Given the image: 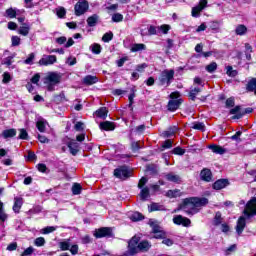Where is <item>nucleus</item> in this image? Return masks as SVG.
<instances>
[{
  "label": "nucleus",
  "mask_w": 256,
  "mask_h": 256,
  "mask_svg": "<svg viewBox=\"0 0 256 256\" xmlns=\"http://www.w3.org/2000/svg\"><path fill=\"white\" fill-rule=\"evenodd\" d=\"M226 74L228 77H237V70H233V66H227Z\"/></svg>",
  "instance_id": "3c124183"
},
{
  "label": "nucleus",
  "mask_w": 256,
  "mask_h": 256,
  "mask_svg": "<svg viewBox=\"0 0 256 256\" xmlns=\"http://www.w3.org/2000/svg\"><path fill=\"white\" fill-rule=\"evenodd\" d=\"M179 193H181L179 190H168L166 193V197H169L170 199H173L175 197H179Z\"/></svg>",
  "instance_id": "37998d69"
},
{
  "label": "nucleus",
  "mask_w": 256,
  "mask_h": 256,
  "mask_svg": "<svg viewBox=\"0 0 256 256\" xmlns=\"http://www.w3.org/2000/svg\"><path fill=\"white\" fill-rule=\"evenodd\" d=\"M29 31H31V26L27 23H23L22 26H20L18 33L23 35V37H27V35H29Z\"/></svg>",
  "instance_id": "b1692460"
},
{
  "label": "nucleus",
  "mask_w": 256,
  "mask_h": 256,
  "mask_svg": "<svg viewBox=\"0 0 256 256\" xmlns=\"http://www.w3.org/2000/svg\"><path fill=\"white\" fill-rule=\"evenodd\" d=\"M89 11V2L87 0H79L74 6V13L77 17L85 15V12Z\"/></svg>",
  "instance_id": "423d86ee"
},
{
  "label": "nucleus",
  "mask_w": 256,
  "mask_h": 256,
  "mask_svg": "<svg viewBox=\"0 0 256 256\" xmlns=\"http://www.w3.org/2000/svg\"><path fill=\"white\" fill-rule=\"evenodd\" d=\"M102 131H115V124L113 122L104 121L99 125Z\"/></svg>",
  "instance_id": "aec40b11"
},
{
  "label": "nucleus",
  "mask_w": 256,
  "mask_h": 256,
  "mask_svg": "<svg viewBox=\"0 0 256 256\" xmlns=\"http://www.w3.org/2000/svg\"><path fill=\"white\" fill-rule=\"evenodd\" d=\"M114 176H116L117 179H122V180L129 179L130 177L129 169L127 168V166L116 168L114 170Z\"/></svg>",
  "instance_id": "1a4fd4ad"
},
{
  "label": "nucleus",
  "mask_w": 256,
  "mask_h": 256,
  "mask_svg": "<svg viewBox=\"0 0 256 256\" xmlns=\"http://www.w3.org/2000/svg\"><path fill=\"white\" fill-rule=\"evenodd\" d=\"M246 89H247V91H251V92L254 91V93H255V95H256V78H252V79L248 82V84H247V86H246Z\"/></svg>",
  "instance_id": "c756f323"
},
{
  "label": "nucleus",
  "mask_w": 256,
  "mask_h": 256,
  "mask_svg": "<svg viewBox=\"0 0 256 256\" xmlns=\"http://www.w3.org/2000/svg\"><path fill=\"white\" fill-rule=\"evenodd\" d=\"M235 33H236V35H240V36L246 35L247 34V26H245L243 24L238 25L235 29Z\"/></svg>",
  "instance_id": "c85d7f7f"
},
{
  "label": "nucleus",
  "mask_w": 256,
  "mask_h": 256,
  "mask_svg": "<svg viewBox=\"0 0 256 256\" xmlns=\"http://www.w3.org/2000/svg\"><path fill=\"white\" fill-rule=\"evenodd\" d=\"M68 148L70 149L71 155H77L79 153V143L76 140L68 142Z\"/></svg>",
  "instance_id": "a211bd4d"
},
{
  "label": "nucleus",
  "mask_w": 256,
  "mask_h": 256,
  "mask_svg": "<svg viewBox=\"0 0 256 256\" xmlns=\"http://www.w3.org/2000/svg\"><path fill=\"white\" fill-rule=\"evenodd\" d=\"M150 227L152 228V232L153 233H159L161 230V226L159 224H157L155 221L153 220H149Z\"/></svg>",
  "instance_id": "473e14b6"
},
{
  "label": "nucleus",
  "mask_w": 256,
  "mask_h": 256,
  "mask_svg": "<svg viewBox=\"0 0 256 256\" xmlns=\"http://www.w3.org/2000/svg\"><path fill=\"white\" fill-rule=\"evenodd\" d=\"M148 211L149 213H153V211H167V209H165V206L159 203H152L148 206Z\"/></svg>",
  "instance_id": "5701e85b"
},
{
  "label": "nucleus",
  "mask_w": 256,
  "mask_h": 256,
  "mask_svg": "<svg viewBox=\"0 0 256 256\" xmlns=\"http://www.w3.org/2000/svg\"><path fill=\"white\" fill-rule=\"evenodd\" d=\"M69 251L72 255H77L79 253V245L74 244L69 248Z\"/></svg>",
  "instance_id": "69168bd1"
},
{
  "label": "nucleus",
  "mask_w": 256,
  "mask_h": 256,
  "mask_svg": "<svg viewBox=\"0 0 256 256\" xmlns=\"http://www.w3.org/2000/svg\"><path fill=\"white\" fill-rule=\"evenodd\" d=\"M131 221H143L144 217L143 214L139 212H134L130 215Z\"/></svg>",
  "instance_id": "4c0bfd02"
},
{
  "label": "nucleus",
  "mask_w": 256,
  "mask_h": 256,
  "mask_svg": "<svg viewBox=\"0 0 256 256\" xmlns=\"http://www.w3.org/2000/svg\"><path fill=\"white\" fill-rule=\"evenodd\" d=\"M256 215V197H253L249 200L243 210V215L240 216L237 220L236 224V233L237 235H241L243 231H245V227H247V220L255 217Z\"/></svg>",
  "instance_id": "f257e3e1"
},
{
  "label": "nucleus",
  "mask_w": 256,
  "mask_h": 256,
  "mask_svg": "<svg viewBox=\"0 0 256 256\" xmlns=\"http://www.w3.org/2000/svg\"><path fill=\"white\" fill-rule=\"evenodd\" d=\"M208 149H211L216 155H225V153H227V149L216 144L209 145Z\"/></svg>",
  "instance_id": "4468645a"
},
{
  "label": "nucleus",
  "mask_w": 256,
  "mask_h": 256,
  "mask_svg": "<svg viewBox=\"0 0 256 256\" xmlns=\"http://www.w3.org/2000/svg\"><path fill=\"white\" fill-rule=\"evenodd\" d=\"M56 13L60 19H63V17H65V15L67 14V11L65 10V8H59L57 9Z\"/></svg>",
  "instance_id": "774afa93"
},
{
  "label": "nucleus",
  "mask_w": 256,
  "mask_h": 256,
  "mask_svg": "<svg viewBox=\"0 0 256 256\" xmlns=\"http://www.w3.org/2000/svg\"><path fill=\"white\" fill-rule=\"evenodd\" d=\"M128 247H130V253H147L149 249H151V243L147 240H143L139 242V237L134 236L132 239L128 242Z\"/></svg>",
  "instance_id": "7ed1b4c3"
},
{
  "label": "nucleus",
  "mask_w": 256,
  "mask_h": 256,
  "mask_svg": "<svg viewBox=\"0 0 256 256\" xmlns=\"http://www.w3.org/2000/svg\"><path fill=\"white\" fill-rule=\"evenodd\" d=\"M15 135H17V130L14 128L8 129V130H4L2 132V137L4 139H9L11 137H15Z\"/></svg>",
  "instance_id": "bb28decb"
},
{
  "label": "nucleus",
  "mask_w": 256,
  "mask_h": 256,
  "mask_svg": "<svg viewBox=\"0 0 256 256\" xmlns=\"http://www.w3.org/2000/svg\"><path fill=\"white\" fill-rule=\"evenodd\" d=\"M111 235H113L111 228H100L94 232V237H96V239L111 237Z\"/></svg>",
  "instance_id": "9b49d317"
},
{
  "label": "nucleus",
  "mask_w": 256,
  "mask_h": 256,
  "mask_svg": "<svg viewBox=\"0 0 256 256\" xmlns=\"http://www.w3.org/2000/svg\"><path fill=\"white\" fill-rule=\"evenodd\" d=\"M46 241L44 237H38L34 240L35 247H44Z\"/></svg>",
  "instance_id": "c03bdc74"
},
{
  "label": "nucleus",
  "mask_w": 256,
  "mask_h": 256,
  "mask_svg": "<svg viewBox=\"0 0 256 256\" xmlns=\"http://www.w3.org/2000/svg\"><path fill=\"white\" fill-rule=\"evenodd\" d=\"M205 7H207V0H200L199 5L192 8V17H199Z\"/></svg>",
  "instance_id": "f8f14e48"
},
{
  "label": "nucleus",
  "mask_w": 256,
  "mask_h": 256,
  "mask_svg": "<svg viewBox=\"0 0 256 256\" xmlns=\"http://www.w3.org/2000/svg\"><path fill=\"white\" fill-rule=\"evenodd\" d=\"M112 21L114 23H121V21H123V14L120 13H116L112 16Z\"/></svg>",
  "instance_id": "13d9d810"
},
{
  "label": "nucleus",
  "mask_w": 256,
  "mask_h": 256,
  "mask_svg": "<svg viewBox=\"0 0 256 256\" xmlns=\"http://www.w3.org/2000/svg\"><path fill=\"white\" fill-rule=\"evenodd\" d=\"M199 93H201V88L199 87H196L194 89H191L190 90V93H189V97L192 101H195V99L197 98V95H199Z\"/></svg>",
  "instance_id": "72a5a7b5"
},
{
  "label": "nucleus",
  "mask_w": 256,
  "mask_h": 256,
  "mask_svg": "<svg viewBox=\"0 0 256 256\" xmlns=\"http://www.w3.org/2000/svg\"><path fill=\"white\" fill-rule=\"evenodd\" d=\"M137 90L135 89V87H133L132 89H131V94L128 96V99H129V107H132V105H133V100L135 99V92H136Z\"/></svg>",
  "instance_id": "052dcab7"
},
{
  "label": "nucleus",
  "mask_w": 256,
  "mask_h": 256,
  "mask_svg": "<svg viewBox=\"0 0 256 256\" xmlns=\"http://www.w3.org/2000/svg\"><path fill=\"white\" fill-rule=\"evenodd\" d=\"M99 23V15L94 14L87 18L88 27H95Z\"/></svg>",
  "instance_id": "393cba45"
},
{
  "label": "nucleus",
  "mask_w": 256,
  "mask_h": 256,
  "mask_svg": "<svg viewBox=\"0 0 256 256\" xmlns=\"http://www.w3.org/2000/svg\"><path fill=\"white\" fill-rule=\"evenodd\" d=\"M102 41L104 43H109V41H113V32H107L103 35Z\"/></svg>",
  "instance_id": "603ef678"
},
{
  "label": "nucleus",
  "mask_w": 256,
  "mask_h": 256,
  "mask_svg": "<svg viewBox=\"0 0 256 256\" xmlns=\"http://www.w3.org/2000/svg\"><path fill=\"white\" fill-rule=\"evenodd\" d=\"M200 179L202 181H206V183H209L212 181L213 179V174L211 173L210 169L204 168L201 172H200Z\"/></svg>",
  "instance_id": "ddd939ff"
},
{
  "label": "nucleus",
  "mask_w": 256,
  "mask_h": 256,
  "mask_svg": "<svg viewBox=\"0 0 256 256\" xmlns=\"http://www.w3.org/2000/svg\"><path fill=\"white\" fill-rule=\"evenodd\" d=\"M207 205H209V199L192 197L184 199L183 203L180 205V209L188 213V215H195V213H199L200 207Z\"/></svg>",
  "instance_id": "f03ea898"
},
{
  "label": "nucleus",
  "mask_w": 256,
  "mask_h": 256,
  "mask_svg": "<svg viewBox=\"0 0 256 256\" xmlns=\"http://www.w3.org/2000/svg\"><path fill=\"white\" fill-rule=\"evenodd\" d=\"M251 53H253V47L249 45V43L245 44V55L247 61H251Z\"/></svg>",
  "instance_id": "f704fd0d"
},
{
  "label": "nucleus",
  "mask_w": 256,
  "mask_h": 256,
  "mask_svg": "<svg viewBox=\"0 0 256 256\" xmlns=\"http://www.w3.org/2000/svg\"><path fill=\"white\" fill-rule=\"evenodd\" d=\"M33 253H35V248H33L32 246L26 248L23 253L21 254V256H29V255H33Z\"/></svg>",
  "instance_id": "bf43d9fd"
},
{
  "label": "nucleus",
  "mask_w": 256,
  "mask_h": 256,
  "mask_svg": "<svg viewBox=\"0 0 256 256\" xmlns=\"http://www.w3.org/2000/svg\"><path fill=\"white\" fill-rule=\"evenodd\" d=\"M192 129H196L197 131H205V123L195 122L192 126Z\"/></svg>",
  "instance_id": "8fccbe9b"
},
{
  "label": "nucleus",
  "mask_w": 256,
  "mask_h": 256,
  "mask_svg": "<svg viewBox=\"0 0 256 256\" xmlns=\"http://www.w3.org/2000/svg\"><path fill=\"white\" fill-rule=\"evenodd\" d=\"M180 96L181 94L179 92H172L170 94V98L173 100H170L168 102L169 111H177V109H179V105H181V99H179ZM176 99H179V100H176Z\"/></svg>",
  "instance_id": "0eeeda50"
},
{
  "label": "nucleus",
  "mask_w": 256,
  "mask_h": 256,
  "mask_svg": "<svg viewBox=\"0 0 256 256\" xmlns=\"http://www.w3.org/2000/svg\"><path fill=\"white\" fill-rule=\"evenodd\" d=\"M173 223L175 225H182L183 227H191V220L182 215H177L173 218Z\"/></svg>",
  "instance_id": "9d476101"
},
{
  "label": "nucleus",
  "mask_w": 256,
  "mask_h": 256,
  "mask_svg": "<svg viewBox=\"0 0 256 256\" xmlns=\"http://www.w3.org/2000/svg\"><path fill=\"white\" fill-rule=\"evenodd\" d=\"M19 132H20V134L18 136V139H23V140L29 139V134L27 133V130L22 128L19 130Z\"/></svg>",
  "instance_id": "5fc2aeb1"
},
{
  "label": "nucleus",
  "mask_w": 256,
  "mask_h": 256,
  "mask_svg": "<svg viewBox=\"0 0 256 256\" xmlns=\"http://www.w3.org/2000/svg\"><path fill=\"white\" fill-rule=\"evenodd\" d=\"M95 113L96 116H98L100 119H107V114L109 113V111L106 107H101Z\"/></svg>",
  "instance_id": "cd10ccee"
},
{
  "label": "nucleus",
  "mask_w": 256,
  "mask_h": 256,
  "mask_svg": "<svg viewBox=\"0 0 256 256\" xmlns=\"http://www.w3.org/2000/svg\"><path fill=\"white\" fill-rule=\"evenodd\" d=\"M213 223L216 226L221 225V223H223V217H221V212H216Z\"/></svg>",
  "instance_id": "a18cd8bd"
},
{
  "label": "nucleus",
  "mask_w": 256,
  "mask_h": 256,
  "mask_svg": "<svg viewBox=\"0 0 256 256\" xmlns=\"http://www.w3.org/2000/svg\"><path fill=\"white\" fill-rule=\"evenodd\" d=\"M171 30V26L169 24H163L161 26H158V31H162L164 35H167L169 31Z\"/></svg>",
  "instance_id": "de8ad7c7"
},
{
  "label": "nucleus",
  "mask_w": 256,
  "mask_h": 256,
  "mask_svg": "<svg viewBox=\"0 0 256 256\" xmlns=\"http://www.w3.org/2000/svg\"><path fill=\"white\" fill-rule=\"evenodd\" d=\"M209 29H211V31H215L217 33L219 31V23L217 21L210 22Z\"/></svg>",
  "instance_id": "4d7b16f0"
},
{
  "label": "nucleus",
  "mask_w": 256,
  "mask_h": 256,
  "mask_svg": "<svg viewBox=\"0 0 256 256\" xmlns=\"http://www.w3.org/2000/svg\"><path fill=\"white\" fill-rule=\"evenodd\" d=\"M62 75L57 72H49L45 77V83L48 84V91H55V85L61 83Z\"/></svg>",
  "instance_id": "20e7f679"
},
{
  "label": "nucleus",
  "mask_w": 256,
  "mask_h": 256,
  "mask_svg": "<svg viewBox=\"0 0 256 256\" xmlns=\"http://www.w3.org/2000/svg\"><path fill=\"white\" fill-rule=\"evenodd\" d=\"M11 81V74H9V72H4L3 74V80H2V83H10Z\"/></svg>",
  "instance_id": "338daca9"
},
{
  "label": "nucleus",
  "mask_w": 256,
  "mask_h": 256,
  "mask_svg": "<svg viewBox=\"0 0 256 256\" xmlns=\"http://www.w3.org/2000/svg\"><path fill=\"white\" fill-rule=\"evenodd\" d=\"M39 65L48 67L49 65H55L57 63V56L55 55H43L39 60Z\"/></svg>",
  "instance_id": "6e6552de"
},
{
  "label": "nucleus",
  "mask_w": 256,
  "mask_h": 256,
  "mask_svg": "<svg viewBox=\"0 0 256 256\" xmlns=\"http://www.w3.org/2000/svg\"><path fill=\"white\" fill-rule=\"evenodd\" d=\"M55 43H57L58 45H65V43H67V37L65 36H61L55 39Z\"/></svg>",
  "instance_id": "0e129e2a"
},
{
  "label": "nucleus",
  "mask_w": 256,
  "mask_h": 256,
  "mask_svg": "<svg viewBox=\"0 0 256 256\" xmlns=\"http://www.w3.org/2000/svg\"><path fill=\"white\" fill-rule=\"evenodd\" d=\"M13 59H15V56H8L4 58L2 65H6L7 67L11 68V65H13Z\"/></svg>",
  "instance_id": "ea45409f"
},
{
  "label": "nucleus",
  "mask_w": 256,
  "mask_h": 256,
  "mask_svg": "<svg viewBox=\"0 0 256 256\" xmlns=\"http://www.w3.org/2000/svg\"><path fill=\"white\" fill-rule=\"evenodd\" d=\"M21 207H23V198L15 197L14 198V205L12 207L14 213H20Z\"/></svg>",
  "instance_id": "6ab92c4d"
},
{
  "label": "nucleus",
  "mask_w": 256,
  "mask_h": 256,
  "mask_svg": "<svg viewBox=\"0 0 256 256\" xmlns=\"http://www.w3.org/2000/svg\"><path fill=\"white\" fill-rule=\"evenodd\" d=\"M47 125H49V123L43 118H39L36 122V127L40 133H45Z\"/></svg>",
  "instance_id": "f3484780"
},
{
  "label": "nucleus",
  "mask_w": 256,
  "mask_h": 256,
  "mask_svg": "<svg viewBox=\"0 0 256 256\" xmlns=\"http://www.w3.org/2000/svg\"><path fill=\"white\" fill-rule=\"evenodd\" d=\"M6 17H9V19H15V17H17V9H15V8L7 9Z\"/></svg>",
  "instance_id": "e433bc0d"
},
{
  "label": "nucleus",
  "mask_w": 256,
  "mask_h": 256,
  "mask_svg": "<svg viewBox=\"0 0 256 256\" xmlns=\"http://www.w3.org/2000/svg\"><path fill=\"white\" fill-rule=\"evenodd\" d=\"M0 221H2V223H5V221H7V214L3 210V202L1 201H0Z\"/></svg>",
  "instance_id": "49530a36"
},
{
  "label": "nucleus",
  "mask_w": 256,
  "mask_h": 256,
  "mask_svg": "<svg viewBox=\"0 0 256 256\" xmlns=\"http://www.w3.org/2000/svg\"><path fill=\"white\" fill-rule=\"evenodd\" d=\"M227 185H229V180L220 179L213 184V189H215L216 191H221V189H225Z\"/></svg>",
  "instance_id": "2eb2a0df"
},
{
  "label": "nucleus",
  "mask_w": 256,
  "mask_h": 256,
  "mask_svg": "<svg viewBox=\"0 0 256 256\" xmlns=\"http://www.w3.org/2000/svg\"><path fill=\"white\" fill-rule=\"evenodd\" d=\"M147 49V46H145V44H134L130 51H132V53H137V51H145Z\"/></svg>",
  "instance_id": "7c9ffc66"
},
{
  "label": "nucleus",
  "mask_w": 256,
  "mask_h": 256,
  "mask_svg": "<svg viewBox=\"0 0 256 256\" xmlns=\"http://www.w3.org/2000/svg\"><path fill=\"white\" fill-rule=\"evenodd\" d=\"M81 189H82L81 184L75 183L72 186L73 195H81Z\"/></svg>",
  "instance_id": "09e8293b"
},
{
  "label": "nucleus",
  "mask_w": 256,
  "mask_h": 256,
  "mask_svg": "<svg viewBox=\"0 0 256 256\" xmlns=\"http://www.w3.org/2000/svg\"><path fill=\"white\" fill-rule=\"evenodd\" d=\"M59 248L61 249V251H69V249L71 248V240H65L63 242H60Z\"/></svg>",
  "instance_id": "2f4dec72"
},
{
  "label": "nucleus",
  "mask_w": 256,
  "mask_h": 256,
  "mask_svg": "<svg viewBox=\"0 0 256 256\" xmlns=\"http://www.w3.org/2000/svg\"><path fill=\"white\" fill-rule=\"evenodd\" d=\"M206 71L208 73H215L217 71V62H212L206 66Z\"/></svg>",
  "instance_id": "79ce46f5"
},
{
  "label": "nucleus",
  "mask_w": 256,
  "mask_h": 256,
  "mask_svg": "<svg viewBox=\"0 0 256 256\" xmlns=\"http://www.w3.org/2000/svg\"><path fill=\"white\" fill-rule=\"evenodd\" d=\"M53 231H57V227L55 226H47L41 230L43 235H49V233H53Z\"/></svg>",
  "instance_id": "a19ab883"
},
{
  "label": "nucleus",
  "mask_w": 256,
  "mask_h": 256,
  "mask_svg": "<svg viewBox=\"0 0 256 256\" xmlns=\"http://www.w3.org/2000/svg\"><path fill=\"white\" fill-rule=\"evenodd\" d=\"M171 147H173V141L166 140L162 144V151H164V149H171Z\"/></svg>",
  "instance_id": "680f3d73"
},
{
  "label": "nucleus",
  "mask_w": 256,
  "mask_h": 256,
  "mask_svg": "<svg viewBox=\"0 0 256 256\" xmlns=\"http://www.w3.org/2000/svg\"><path fill=\"white\" fill-rule=\"evenodd\" d=\"M83 85H95V83H99V78L93 75H87L82 80Z\"/></svg>",
  "instance_id": "dca6fc26"
},
{
  "label": "nucleus",
  "mask_w": 256,
  "mask_h": 256,
  "mask_svg": "<svg viewBox=\"0 0 256 256\" xmlns=\"http://www.w3.org/2000/svg\"><path fill=\"white\" fill-rule=\"evenodd\" d=\"M11 41L12 47H19V45H21V38H19V36H12Z\"/></svg>",
  "instance_id": "6e6d98bb"
},
{
  "label": "nucleus",
  "mask_w": 256,
  "mask_h": 256,
  "mask_svg": "<svg viewBox=\"0 0 256 256\" xmlns=\"http://www.w3.org/2000/svg\"><path fill=\"white\" fill-rule=\"evenodd\" d=\"M90 50L94 55H99L101 53V46L98 43H94L90 46Z\"/></svg>",
  "instance_id": "58836bf2"
},
{
  "label": "nucleus",
  "mask_w": 256,
  "mask_h": 256,
  "mask_svg": "<svg viewBox=\"0 0 256 256\" xmlns=\"http://www.w3.org/2000/svg\"><path fill=\"white\" fill-rule=\"evenodd\" d=\"M158 30H159V27H155L153 25H150L148 27V35H157Z\"/></svg>",
  "instance_id": "e2e57ef3"
},
{
  "label": "nucleus",
  "mask_w": 256,
  "mask_h": 256,
  "mask_svg": "<svg viewBox=\"0 0 256 256\" xmlns=\"http://www.w3.org/2000/svg\"><path fill=\"white\" fill-rule=\"evenodd\" d=\"M175 77V71L174 70H164L160 74L159 77V83L162 86L169 87L171 85V81H173Z\"/></svg>",
  "instance_id": "39448f33"
},
{
  "label": "nucleus",
  "mask_w": 256,
  "mask_h": 256,
  "mask_svg": "<svg viewBox=\"0 0 256 256\" xmlns=\"http://www.w3.org/2000/svg\"><path fill=\"white\" fill-rule=\"evenodd\" d=\"M139 197L141 201H147V198L150 197L149 187L140 188Z\"/></svg>",
  "instance_id": "a878e982"
},
{
  "label": "nucleus",
  "mask_w": 256,
  "mask_h": 256,
  "mask_svg": "<svg viewBox=\"0 0 256 256\" xmlns=\"http://www.w3.org/2000/svg\"><path fill=\"white\" fill-rule=\"evenodd\" d=\"M177 131H179V128H177V126L171 127L164 132V137H173V135H175Z\"/></svg>",
  "instance_id": "c9c22d12"
},
{
  "label": "nucleus",
  "mask_w": 256,
  "mask_h": 256,
  "mask_svg": "<svg viewBox=\"0 0 256 256\" xmlns=\"http://www.w3.org/2000/svg\"><path fill=\"white\" fill-rule=\"evenodd\" d=\"M165 177L171 183H181V177L173 172L166 174Z\"/></svg>",
  "instance_id": "4be33fe9"
},
{
  "label": "nucleus",
  "mask_w": 256,
  "mask_h": 256,
  "mask_svg": "<svg viewBox=\"0 0 256 256\" xmlns=\"http://www.w3.org/2000/svg\"><path fill=\"white\" fill-rule=\"evenodd\" d=\"M33 61H35V53H30L24 63L25 65H33Z\"/></svg>",
  "instance_id": "864d4df0"
},
{
  "label": "nucleus",
  "mask_w": 256,
  "mask_h": 256,
  "mask_svg": "<svg viewBox=\"0 0 256 256\" xmlns=\"http://www.w3.org/2000/svg\"><path fill=\"white\" fill-rule=\"evenodd\" d=\"M230 115H234L232 119H241L245 113H241V106H235L230 110Z\"/></svg>",
  "instance_id": "412c9836"
}]
</instances>
